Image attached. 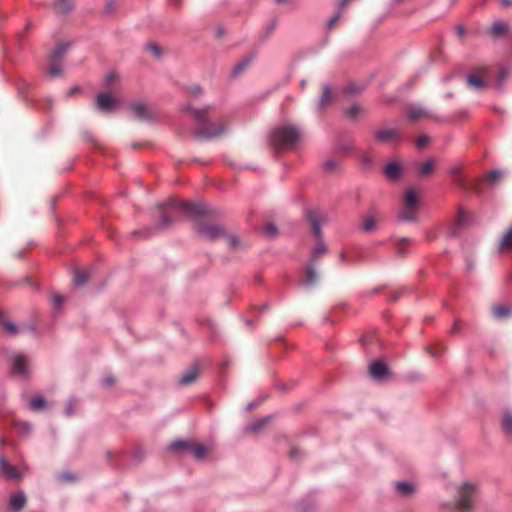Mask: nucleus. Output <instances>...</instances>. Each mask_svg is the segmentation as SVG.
<instances>
[{
  "mask_svg": "<svg viewBox=\"0 0 512 512\" xmlns=\"http://www.w3.org/2000/svg\"><path fill=\"white\" fill-rule=\"evenodd\" d=\"M117 104L116 98L107 93H100L96 97V108L103 112H108L114 109Z\"/></svg>",
  "mask_w": 512,
  "mask_h": 512,
  "instance_id": "11",
  "label": "nucleus"
},
{
  "mask_svg": "<svg viewBox=\"0 0 512 512\" xmlns=\"http://www.w3.org/2000/svg\"><path fill=\"white\" fill-rule=\"evenodd\" d=\"M264 233L269 237H275L278 233L277 226L274 223H267L263 227Z\"/></svg>",
  "mask_w": 512,
  "mask_h": 512,
  "instance_id": "38",
  "label": "nucleus"
},
{
  "mask_svg": "<svg viewBox=\"0 0 512 512\" xmlns=\"http://www.w3.org/2000/svg\"><path fill=\"white\" fill-rule=\"evenodd\" d=\"M183 110L188 112L197 122L193 131V137L200 140H211L224 134L226 127L223 124L214 125L207 117V108L197 109L190 105H183Z\"/></svg>",
  "mask_w": 512,
  "mask_h": 512,
  "instance_id": "1",
  "label": "nucleus"
},
{
  "mask_svg": "<svg viewBox=\"0 0 512 512\" xmlns=\"http://www.w3.org/2000/svg\"><path fill=\"white\" fill-rule=\"evenodd\" d=\"M78 91H79V87H74V88H72V89L69 91L68 96H72V95H74V94H75L76 92H78Z\"/></svg>",
  "mask_w": 512,
  "mask_h": 512,
  "instance_id": "64",
  "label": "nucleus"
},
{
  "mask_svg": "<svg viewBox=\"0 0 512 512\" xmlns=\"http://www.w3.org/2000/svg\"><path fill=\"white\" fill-rule=\"evenodd\" d=\"M433 169V161L427 160L423 163V165L420 167L419 173L422 176L428 175Z\"/></svg>",
  "mask_w": 512,
  "mask_h": 512,
  "instance_id": "40",
  "label": "nucleus"
},
{
  "mask_svg": "<svg viewBox=\"0 0 512 512\" xmlns=\"http://www.w3.org/2000/svg\"><path fill=\"white\" fill-rule=\"evenodd\" d=\"M318 281V273L312 264L306 266V277L302 284L307 288H312Z\"/></svg>",
  "mask_w": 512,
  "mask_h": 512,
  "instance_id": "17",
  "label": "nucleus"
},
{
  "mask_svg": "<svg viewBox=\"0 0 512 512\" xmlns=\"http://www.w3.org/2000/svg\"><path fill=\"white\" fill-rule=\"evenodd\" d=\"M332 98H333V93H332L330 85H328V84L324 85L322 94L318 101V108L320 110L325 108L328 104H330V102L332 101Z\"/></svg>",
  "mask_w": 512,
  "mask_h": 512,
  "instance_id": "20",
  "label": "nucleus"
},
{
  "mask_svg": "<svg viewBox=\"0 0 512 512\" xmlns=\"http://www.w3.org/2000/svg\"><path fill=\"white\" fill-rule=\"evenodd\" d=\"M500 252H511L512 251V226L503 234L499 243Z\"/></svg>",
  "mask_w": 512,
  "mask_h": 512,
  "instance_id": "19",
  "label": "nucleus"
},
{
  "mask_svg": "<svg viewBox=\"0 0 512 512\" xmlns=\"http://www.w3.org/2000/svg\"><path fill=\"white\" fill-rule=\"evenodd\" d=\"M370 373L375 379H382L387 373V365L383 361H375L370 365Z\"/></svg>",
  "mask_w": 512,
  "mask_h": 512,
  "instance_id": "16",
  "label": "nucleus"
},
{
  "mask_svg": "<svg viewBox=\"0 0 512 512\" xmlns=\"http://www.w3.org/2000/svg\"><path fill=\"white\" fill-rule=\"evenodd\" d=\"M336 167V162L334 160H327L324 163V168L328 171L333 170Z\"/></svg>",
  "mask_w": 512,
  "mask_h": 512,
  "instance_id": "52",
  "label": "nucleus"
},
{
  "mask_svg": "<svg viewBox=\"0 0 512 512\" xmlns=\"http://www.w3.org/2000/svg\"><path fill=\"white\" fill-rule=\"evenodd\" d=\"M0 476L7 480H16L20 478L17 468L11 465L3 455H0Z\"/></svg>",
  "mask_w": 512,
  "mask_h": 512,
  "instance_id": "9",
  "label": "nucleus"
},
{
  "mask_svg": "<svg viewBox=\"0 0 512 512\" xmlns=\"http://www.w3.org/2000/svg\"><path fill=\"white\" fill-rule=\"evenodd\" d=\"M361 108L358 105H352L346 110V115L350 118H355L360 113Z\"/></svg>",
  "mask_w": 512,
  "mask_h": 512,
  "instance_id": "42",
  "label": "nucleus"
},
{
  "mask_svg": "<svg viewBox=\"0 0 512 512\" xmlns=\"http://www.w3.org/2000/svg\"><path fill=\"white\" fill-rule=\"evenodd\" d=\"M476 486L470 482H464L457 491V498L452 502L443 504L446 512H473Z\"/></svg>",
  "mask_w": 512,
  "mask_h": 512,
  "instance_id": "2",
  "label": "nucleus"
},
{
  "mask_svg": "<svg viewBox=\"0 0 512 512\" xmlns=\"http://www.w3.org/2000/svg\"><path fill=\"white\" fill-rule=\"evenodd\" d=\"M508 31V25L502 21H496L490 28V35L494 37H499L504 35Z\"/></svg>",
  "mask_w": 512,
  "mask_h": 512,
  "instance_id": "25",
  "label": "nucleus"
},
{
  "mask_svg": "<svg viewBox=\"0 0 512 512\" xmlns=\"http://www.w3.org/2000/svg\"><path fill=\"white\" fill-rule=\"evenodd\" d=\"M76 401L73 400V399H70L66 405V408H65V414L70 417L73 415V408H74V405H75Z\"/></svg>",
  "mask_w": 512,
  "mask_h": 512,
  "instance_id": "46",
  "label": "nucleus"
},
{
  "mask_svg": "<svg viewBox=\"0 0 512 512\" xmlns=\"http://www.w3.org/2000/svg\"><path fill=\"white\" fill-rule=\"evenodd\" d=\"M349 1H350V0H340V2H339V8H340V9L344 8V7L347 5V3H348Z\"/></svg>",
  "mask_w": 512,
  "mask_h": 512,
  "instance_id": "63",
  "label": "nucleus"
},
{
  "mask_svg": "<svg viewBox=\"0 0 512 512\" xmlns=\"http://www.w3.org/2000/svg\"><path fill=\"white\" fill-rule=\"evenodd\" d=\"M405 204L406 207L412 209L417 206L418 198L413 189H408L405 193Z\"/></svg>",
  "mask_w": 512,
  "mask_h": 512,
  "instance_id": "29",
  "label": "nucleus"
},
{
  "mask_svg": "<svg viewBox=\"0 0 512 512\" xmlns=\"http://www.w3.org/2000/svg\"><path fill=\"white\" fill-rule=\"evenodd\" d=\"M501 428L505 436L512 440V412L506 411L501 419Z\"/></svg>",
  "mask_w": 512,
  "mask_h": 512,
  "instance_id": "18",
  "label": "nucleus"
},
{
  "mask_svg": "<svg viewBox=\"0 0 512 512\" xmlns=\"http://www.w3.org/2000/svg\"><path fill=\"white\" fill-rule=\"evenodd\" d=\"M11 362H12V372L14 374H19L23 378L28 377L27 362L23 355H20V354L12 355Z\"/></svg>",
  "mask_w": 512,
  "mask_h": 512,
  "instance_id": "12",
  "label": "nucleus"
},
{
  "mask_svg": "<svg viewBox=\"0 0 512 512\" xmlns=\"http://www.w3.org/2000/svg\"><path fill=\"white\" fill-rule=\"evenodd\" d=\"M395 488L403 496H408L414 492V486L409 482H396Z\"/></svg>",
  "mask_w": 512,
  "mask_h": 512,
  "instance_id": "28",
  "label": "nucleus"
},
{
  "mask_svg": "<svg viewBox=\"0 0 512 512\" xmlns=\"http://www.w3.org/2000/svg\"><path fill=\"white\" fill-rule=\"evenodd\" d=\"M456 30H457V34H458L460 37H463V36L465 35V33H466L465 28H464L463 26H461V25H460V26H458V27L456 28Z\"/></svg>",
  "mask_w": 512,
  "mask_h": 512,
  "instance_id": "57",
  "label": "nucleus"
},
{
  "mask_svg": "<svg viewBox=\"0 0 512 512\" xmlns=\"http://www.w3.org/2000/svg\"><path fill=\"white\" fill-rule=\"evenodd\" d=\"M397 132L394 129L380 130L376 133V137L380 141H389L396 137Z\"/></svg>",
  "mask_w": 512,
  "mask_h": 512,
  "instance_id": "33",
  "label": "nucleus"
},
{
  "mask_svg": "<svg viewBox=\"0 0 512 512\" xmlns=\"http://www.w3.org/2000/svg\"><path fill=\"white\" fill-rule=\"evenodd\" d=\"M88 281V274L83 270H76L73 276V282L76 287L84 285Z\"/></svg>",
  "mask_w": 512,
  "mask_h": 512,
  "instance_id": "31",
  "label": "nucleus"
},
{
  "mask_svg": "<svg viewBox=\"0 0 512 512\" xmlns=\"http://www.w3.org/2000/svg\"><path fill=\"white\" fill-rule=\"evenodd\" d=\"M229 243L231 246H236L238 244V240L236 237L231 236V237H229Z\"/></svg>",
  "mask_w": 512,
  "mask_h": 512,
  "instance_id": "62",
  "label": "nucleus"
},
{
  "mask_svg": "<svg viewBox=\"0 0 512 512\" xmlns=\"http://www.w3.org/2000/svg\"><path fill=\"white\" fill-rule=\"evenodd\" d=\"M411 242H412V239L408 238V237H402L399 239V244H406V243H411Z\"/></svg>",
  "mask_w": 512,
  "mask_h": 512,
  "instance_id": "61",
  "label": "nucleus"
},
{
  "mask_svg": "<svg viewBox=\"0 0 512 512\" xmlns=\"http://www.w3.org/2000/svg\"><path fill=\"white\" fill-rule=\"evenodd\" d=\"M188 91L190 94H192L195 97H198L202 94V88L200 85H192L188 87Z\"/></svg>",
  "mask_w": 512,
  "mask_h": 512,
  "instance_id": "45",
  "label": "nucleus"
},
{
  "mask_svg": "<svg viewBox=\"0 0 512 512\" xmlns=\"http://www.w3.org/2000/svg\"><path fill=\"white\" fill-rule=\"evenodd\" d=\"M29 84L26 82H22L18 86V91L20 94L24 95L26 93V90L28 89Z\"/></svg>",
  "mask_w": 512,
  "mask_h": 512,
  "instance_id": "53",
  "label": "nucleus"
},
{
  "mask_svg": "<svg viewBox=\"0 0 512 512\" xmlns=\"http://www.w3.org/2000/svg\"><path fill=\"white\" fill-rule=\"evenodd\" d=\"M460 329V322L456 321L451 329L452 333H457Z\"/></svg>",
  "mask_w": 512,
  "mask_h": 512,
  "instance_id": "59",
  "label": "nucleus"
},
{
  "mask_svg": "<svg viewBox=\"0 0 512 512\" xmlns=\"http://www.w3.org/2000/svg\"><path fill=\"white\" fill-rule=\"evenodd\" d=\"M63 302H64V298L62 295L57 294V293L53 295V304L56 309H60Z\"/></svg>",
  "mask_w": 512,
  "mask_h": 512,
  "instance_id": "44",
  "label": "nucleus"
},
{
  "mask_svg": "<svg viewBox=\"0 0 512 512\" xmlns=\"http://www.w3.org/2000/svg\"><path fill=\"white\" fill-rule=\"evenodd\" d=\"M115 9V1L114 0H108L104 7V12L106 14H111Z\"/></svg>",
  "mask_w": 512,
  "mask_h": 512,
  "instance_id": "47",
  "label": "nucleus"
},
{
  "mask_svg": "<svg viewBox=\"0 0 512 512\" xmlns=\"http://www.w3.org/2000/svg\"><path fill=\"white\" fill-rule=\"evenodd\" d=\"M169 451H187L189 452L195 459L201 460L204 458L207 448L206 446L198 443H193L186 440H175L168 446Z\"/></svg>",
  "mask_w": 512,
  "mask_h": 512,
  "instance_id": "6",
  "label": "nucleus"
},
{
  "mask_svg": "<svg viewBox=\"0 0 512 512\" xmlns=\"http://www.w3.org/2000/svg\"><path fill=\"white\" fill-rule=\"evenodd\" d=\"M306 219L310 222L312 231L316 238L319 240L318 243L312 250L311 260L316 261L318 257L327 251V246L322 239V228L319 214L314 210H307L305 212Z\"/></svg>",
  "mask_w": 512,
  "mask_h": 512,
  "instance_id": "5",
  "label": "nucleus"
},
{
  "mask_svg": "<svg viewBox=\"0 0 512 512\" xmlns=\"http://www.w3.org/2000/svg\"><path fill=\"white\" fill-rule=\"evenodd\" d=\"M196 231L200 237L209 241H214L224 234L223 229L216 225H199Z\"/></svg>",
  "mask_w": 512,
  "mask_h": 512,
  "instance_id": "8",
  "label": "nucleus"
},
{
  "mask_svg": "<svg viewBox=\"0 0 512 512\" xmlns=\"http://www.w3.org/2000/svg\"><path fill=\"white\" fill-rule=\"evenodd\" d=\"M26 504V496L23 491H18L10 496V508L13 512H19Z\"/></svg>",
  "mask_w": 512,
  "mask_h": 512,
  "instance_id": "13",
  "label": "nucleus"
},
{
  "mask_svg": "<svg viewBox=\"0 0 512 512\" xmlns=\"http://www.w3.org/2000/svg\"><path fill=\"white\" fill-rule=\"evenodd\" d=\"M75 478V475L71 473H61L58 475V479L61 481H73Z\"/></svg>",
  "mask_w": 512,
  "mask_h": 512,
  "instance_id": "49",
  "label": "nucleus"
},
{
  "mask_svg": "<svg viewBox=\"0 0 512 512\" xmlns=\"http://www.w3.org/2000/svg\"><path fill=\"white\" fill-rule=\"evenodd\" d=\"M427 111L419 105H409L407 108L408 118L412 121L417 120L421 116L425 115Z\"/></svg>",
  "mask_w": 512,
  "mask_h": 512,
  "instance_id": "23",
  "label": "nucleus"
},
{
  "mask_svg": "<svg viewBox=\"0 0 512 512\" xmlns=\"http://www.w3.org/2000/svg\"><path fill=\"white\" fill-rule=\"evenodd\" d=\"M340 16H341L340 12H337L334 16H332L330 18V20L327 22V27L328 28L333 27L336 24V22L340 19Z\"/></svg>",
  "mask_w": 512,
  "mask_h": 512,
  "instance_id": "50",
  "label": "nucleus"
},
{
  "mask_svg": "<svg viewBox=\"0 0 512 512\" xmlns=\"http://www.w3.org/2000/svg\"><path fill=\"white\" fill-rule=\"evenodd\" d=\"M501 175H502V172H501V171H499V170H493V171H491V172L486 176V180H487V181H494V180L498 179Z\"/></svg>",
  "mask_w": 512,
  "mask_h": 512,
  "instance_id": "48",
  "label": "nucleus"
},
{
  "mask_svg": "<svg viewBox=\"0 0 512 512\" xmlns=\"http://www.w3.org/2000/svg\"><path fill=\"white\" fill-rule=\"evenodd\" d=\"M301 137V131L294 125H280L270 133V143L276 149H290Z\"/></svg>",
  "mask_w": 512,
  "mask_h": 512,
  "instance_id": "3",
  "label": "nucleus"
},
{
  "mask_svg": "<svg viewBox=\"0 0 512 512\" xmlns=\"http://www.w3.org/2000/svg\"><path fill=\"white\" fill-rule=\"evenodd\" d=\"M106 84L109 85L111 84L114 80H115V74L113 72H109L107 75H106Z\"/></svg>",
  "mask_w": 512,
  "mask_h": 512,
  "instance_id": "55",
  "label": "nucleus"
},
{
  "mask_svg": "<svg viewBox=\"0 0 512 512\" xmlns=\"http://www.w3.org/2000/svg\"><path fill=\"white\" fill-rule=\"evenodd\" d=\"M428 142V137L427 136H420L419 138H417L416 140V145L418 148H422L425 146V144Z\"/></svg>",
  "mask_w": 512,
  "mask_h": 512,
  "instance_id": "51",
  "label": "nucleus"
},
{
  "mask_svg": "<svg viewBox=\"0 0 512 512\" xmlns=\"http://www.w3.org/2000/svg\"><path fill=\"white\" fill-rule=\"evenodd\" d=\"M198 368L191 366L178 379L180 385L186 386L192 384L198 377Z\"/></svg>",
  "mask_w": 512,
  "mask_h": 512,
  "instance_id": "14",
  "label": "nucleus"
},
{
  "mask_svg": "<svg viewBox=\"0 0 512 512\" xmlns=\"http://www.w3.org/2000/svg\"><path fill=\"white\" fill-rule=\"evenodd\" d=\"M4 313L0 310V325L6 329V331L11 334L15 335L18 332V328L15 324H13L10 321L3 319Z\"/></svg>",
  "mask_w": 512,
  "mask_h": 512,
  "instance_id": "32",
  "label": "nucleus"
},
{
  "mask_svg": "<svg viewBox=\"0 0 512 512\" xmlns=\"http://www.w3.org/2000/svg\"><path fill=\"white\" fill-rule=\"evenodd\" d=\"M260 404V401H252L247 405L248 410L256 408Z\"/></svg>",
  "mask_w": 512,
  "mask_h": 512,
  "instance_id": "58",
  "label": "nucleus"
},
{
  "mask_svg": "<svg viewBox=\"0 0 512 512\" xmlns=\"http://www.w3.org/2000/svg\"><path fill=\"white\" fill-rule=\"evenodd\" d=\"M157 206L161 211H181L191 217H201L209 213L207 206L203 202H189L170 199L166 202L159 203Z\"/></svg>",
  "mask_w": 512,
  "mask_h": 512,
  "instance_id": "4",
  "label": "nucleus"
},
{
  "mask_svg": "<svg viewBox=\"0 0 512 512\" xmlns=\"http://www.w3.org/2000/svg\"><path fill=\"white\" fill-rule=\"evenodd\" d=\"M493 315L496 319L502 320L512 315V308L498 305L493 308Z\"/></svg>",
  "mask_w": 512,
  "mask_h": 512,
  "instance_id": "26",
  "label": "nucleus"
},
{
  "mask_svg": "<svg viewBox=\"0 0 512 512\" xmlns=\"http://www.w3.org/2000/svg\"><path fill=\"white\" fill-rule=\"evenodd\" d=\"M30 408L34 411H38L45 407L46 401L42 396H34L30 400Z\"/></svg>",
  "mask_w": 512,
  "mask_h": 512,
  "instance_id": "34",
  "label": "nucleus"
},
{
  "mask_svg": "<svg viewBox=\"0 0 512 512\" xmlns=\"http://www.w3.org/2000/svg\"><path fill=\"white\" fill-rule=\"evenodd\" d=\"M472 222V216L466 214L463 209H460L458 212V216L455 221L454 227L449 231L448 236L453 237L456 236L459 231L463 228L468 227Z\"/></svg>",
  "mask_w": 512,
  "mask_h": 512,
  "instance_id": "10",
  "label": "nucleus"
},
{
  "mask_svg": "<svg viewBox=\"0 0 512 512\" xmlns=\"http://www.w3.org/2000/svg\"><path fill=\"white\" fill-rule=\"evenodd\" d=\"M129 110L139 120L151 121L154 119L153 113L147 107V105L142 101H134V102L130 103Z\"/></svg>",
  "mask_w": 512,
  "mask_h": 512,
  "instance_id": "7",
  "label": "nucleus"
},
{
  "mask_svg": "<svg viewBox=\"0 0 512 512\" xmlns=\"http://www.w3.org/2000/svg\"><path fill=\"white\" fill-rule=\"evenodd\" d=\"M54 7L61 14H66L73 8L72 4L68 0H56L54 2Z\"/></svg>",
  "mask_w": 512,
  "mask_h": 512,
  "instance_id": "30",
  "label": "nucleus"
},
{
  "mask_svg": "<svg viewBox=\"0 0 512 512\" xmlns=\"http://www.w3.org/2000/svg\"><path fill=\"white\" fill-rule=\"evenodd\" d=\"M466 80L469 87L477 90L483 89L486 86L485 81L475 74H468Z\"/></svg>",
  "mask_w": 512,
  "mask_h": 512,
  "instance_id": "24",
  "label": "nucleus"
},
{
  "mask_svg": "<svg viewBox=\"0 0 512 512\" xmlns=\"http://www.w3.org/2000/svg\"><path fill=\"white\" fill-rule=\"evenodd\" d=\"M509 74V70L506 67L501 68L498 74V83H497V89H502V84L506 80L507 76Z\"/></svg>",
  "mask_w": 512,
  "mask_h": 512,
  "instance_id": "39",
  "label": "nucleus"
},
{
  "mask_svg": "<svg viewBox=\"0 0 512 512\" xmlns=\"http://www.w3.org/2000/svg\"><path fill=\"white\" fill-rule=\"evenodd\" d=\"M398 220L401 222H406V221L407 222H416L417 216L415 215V213H413L411 211H406V212L401 213L398 216Z\"/></svg>",
  "mask_w": 512,
  "mask_h": 512,
  "instance_id": "37",
  "label": "nucleus"
},
{
  "mask_svg": "<svg viewBox=\"0 0 512 512\" xmlns=\"http://www.w3.org/2000/svg\"><path fill=\"white\" fill-rule=\"evenodd\" d=\"M271 418H272V416H266V417H263V418L255 421V422H252L246 427V430L249 432H257L260 429H262L264 426H266L269 423V421L271 420Z\"/></svg>",
  "mask_w": 512,
  "mask_h": 512,
  "instance_id": "27",
  "label": "nucleus"
},
{
  "mask_svg": "<svg viewBox=\"0 0 512 512\" xmlns=\"http://www.w3.org/2000/svg\"><path fill=\"white\" fill-rule=\"evenodd\" d=\"M372 162H373V159L370 156H363L362 157V164L364 166H366V167L370 166L372 164Z\"/></svg>",
  "mask_w": 512,
  "mask_h": 512,
  "instance_id": "54",
  "label": "nucleus"
},
{
  "mask_svg": "<svg viewBox=\"0 0 512 512\" xmlns=\"http://www.w3.org/2000/svg\"><path fill=\"white\" fill-rule=\"evenodd\" d=\"M146 49L153 53L157 58H159L162 55V50L156 43H148L146 45Z\"/></svg>",
  "mask_w": 512,
  "mask_h": 512,
  "instance_id": "41",
  "label": "nucleus"
},
{
  "mask_svg": "<svg viewBox=\"0 0 512 512\" xmlns=\"http://www.w3.org/2000/svg\"><path fill=\"white\" fill-rule=\"evenodd\" d=\"M401 170V166L398 163L391 162L385 166L384 172L387 178L390 180H396L400 177Z\"/></svg>",
  "mask_w": 512,
  "mask_h": 512,
  "instance_id": "21",
  "label": "nucleus"
},
{
  "mask_svg": "<svg viewBox=\"0 0 512 512\" xmlns=\"http://www.w3.org/2000/svg\"><path fill=\"white\" fill-rule=\"evenodd\" d=\"M47 75L51 78H55L57 76H60L62 73V69L59 62H52L51 67L47 70Z\"/></svg>",
  "mask_w": 512,
  "mask_h": 512,
  "instance_id": "35",
  "label": "nucleus"
},
{
  "mask_svg": "<svg viewBox=\"0 0 512 512\" xmlns=\"http://www.w3.org/2000/svg\"><path fill=\"white\" fill-rule=\"evenodd\" d=\"M172 223V218L167 214H163L157 223V227L159 229H167L172 225Z\"/></svg>",
  "mask_w": 512,
  "mask_h": 512,
  "instance_id": "36",
  "label": "nucleus"
},
{
  "mask_svg": "<svg viewBox=\"0 0 512 512\" xmlns=\"http://www.w3.org/2000/svg\"><path fill=\"white\" fill-rule=\"evenodd\" d=\"M254 58H255V54H250L249 56L244 57L233 67V69L231 71V75L233 77L239 76L242 72H244L250 66V64Z\"/></svg>",
  "mask_w": 512,
  "mask_h": 512,
  "instance_id": "15",
  "label": "nucleus"
},
{
  "mask_svg": "<svg viewBox=\"0 0 512 512\" xmlns=\"http://www.w3.org/2000/svg\"><path fill=\"white\" fill-rule=\"evenodd\" d=\"M375 225V220L373 217H368L364 220L362 228L364 231L369 232Z\"/></svg>",
  "mask_w": 512,
  "mask_h": 512,
  "instance_id": "43",
  "label": "nucleus"
},
{
  "mask_svg": "<svg viewBox=\"0 0 512 512\" xmlns=\"http://www.w3.org/2000/svg\"><path fill=\"white\" fill-rule=\"evenodd\" d=\"M102 383L104 386H111L114 383V378L113 377H105L102 380Z\"/></svg>",
  "mask_w": 512,
  "mask_h": 512,
  "instance_id": "56",
  "label": "nucleus"
},
{
  "mask_svg": "<svg viewBox=\"0 0 512 512\" xmlns=\"http://www.w3.org/2000/svg\"><path fill=\"white\" fill-rule=\"evenodd\" d=\"M69 48L68 43H60L58 44L54 50L50 54V61L51 62H59L62 56L66 53V51Z\"/></svg>",
  "mask_w": 512,
  "mask_h": 512,
  "instance_id": "22",
  "label": "nucleus"
},
{
  "mask_svg": "<svg viewBox=\"0 0 512 512\" xmlns=\"http://www.w3.org/2000/svg\"><path fill=\"white\" fill-rule=\"evenodd\" d=\"M21 427H22V430L25 432H28L31 430V425L27 422L22 423Z\"/></svg>",
  "mask_w": 512,
  "mask_h": 512,
  "instance_id": "60",
  "label": "nucleus"
}]
</instances>
